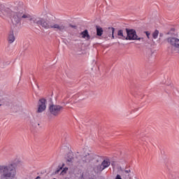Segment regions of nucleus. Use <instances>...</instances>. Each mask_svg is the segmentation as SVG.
<instances>
[{
    "label": "nucleus",
    "mask_w": 179,
    "mask_h": 179,
    "mask_svg": "<svg viewBox=\"0 0 179 179\" xmlns=\"http://www.w3.org/2000/svg\"><path fill=\"white\" fill-rule=\"evenodd\" d=\"M17 176L16 159L14 162L0 165V179H15Z\"/></svg>",
    "instance_id": "1"
},
{
    "label": "nucleus",
    "mask_w": 179,
    "mask_h": 179,
    "mask_svg": "<svg viewBox=\"0 0 179 179\" xmlns=\"http://www.w3.org/2000/svg\"><path fill=\"white\" fill-rule=\"evenodd\" d=\"M20 16L21 19H27V20H29L31 23H33L34 24H37V26H39L41 27V26H45L44 24H43L44 17H47V15H45V12H43L40 17L38 16H31L29 13H20Z\"/></svg>",
    "instance_id": "2"
},
{
    "label": "nucleus",
    "mask_w": 179,
    "mask_h": 179,
    "mask_svg": "<svg viewBox=\"0 0 179 179\" xmlns=\"http://www.w3.org/2000/svg\"><path fill=\"white\" fill-rule=\"evenodd\" d=\"M45 15L46 17H43V21L42 22V24H45L44 26L41 25V27L43 29H56L59 31H66V25L64 24H51L50 21H48V18L50 17V15L45 12Z\"/></svg>",
    "instance_id": "3"
},
{
    "label": "nucleus",
    "mask_w": 179,
    "mask_h": 179,
    "mask_svg": "<svg viewBox=\"0 0 179 179\" xmlns=\"http://www.w3.org/2000/svg\"><path fill=\"white\" fill-rule=\"evenodd\" d=\"M49 111L54 117H58L64 111V106L52 103L49 105Z\"/></svg>",
    "instance_id": "4"
},
{
    "label": "nucleus",
    "mask_w": 179,
    "mask_h": 179,
    "mask_svg": "<svg viewBox=\"0 0 179 179\" xmlns=\"http://www.w3.org/2000/svg\"><path fill=\"white\" fill-rule=\"evenodd\" d=\"M126 33L127 34V37L125 38V40H141L142 38L138 37L136 34V31L134 29H126Z\"/></svg>",
    "instance_id": "5"
},
{
    "label": "nucleus",
    "mask_w": 179,
    "mask_h": 179,
    "mask_svg": "<svg viewBox=\"0 0 179 179\" xmlns=\"http://www.w3.org/2000/svg\"><path fill=\"white\" fill-rule=\"evenodd\" d=\"M168 43L172 45V47H174L175 49H173L172 51L174 52L176 50L178 51L179 50V39L177 38H167Z\"/></svg>",
    "instance_id": "6"
},
{
    "label": "nucleus",
    "mask_w": 179,
    "mask_h": 179,
    "mask_svg": "<svg viewBox=\"0 0 179 179\" xmlns=\"http://www.w3.org/2000/svg\"><path fill=\"white\" fill-rule=\"evenodd\" d=\"M46 101H47L45 99H41L38 101L36 113H41L45 111V109L47 108V106L45 105Z\"/></svg>",
    "instance_id": "7"
},
{
    "label": "nucleus",
    "mask_w": 179,
    "mask_h": 179,
    "mask_svg": "<svg viewBox=\"0 0 179 179\" xmlns=\"http://www.w3.org/2000/svg\"><path fill=\"white\" fill-rule=\"evenodd\" d=\"M110 163L108 160H103L101 165H98L96 167L94 168V171L96 173H100L103 171L104 169H107L108 166H110Z\"/></svg>",
    "instance_id": "8"
},
{
    "label": "nucleus",
    "mask_w": 179,
    "mask_h": 179,
    "mask_svg": "<svg viewBox=\"0 0 179 179\" xmlns=\"http://www.w3.org/2000/svg\"><path fill=\"white\" fill-rule=\"evenodd\" d=\"M13 24H15V27H17V26H20V24L22 23V18L20 17V13H15L12 19Z\"/></svg>",
    "instance_id": "9"
},
{
    "label": "nucleus",
    "mask_w": 179,
    "mask_h": 179,
    "mask_svg": "<svg viewBox=\"0 0 179 179\" xmlns=\"http://www.w3.org/2000/svg\"><path fill=\"white\" fill-rule=\"evenodd\" d=\"M22 10H23V3L20 1L15 2V13H21Z\"/></svg>",
    "instance_id": "10"
},
{
    "label": "nucleus",
    "mask_w": 179,
    "mask_h": 179,
    "mask_svg": "<svg viewBox=\"0 0 179 179\" xmlns=\"http://www.w3.org/2000/svg\"><path fill=\"white\" fill-rule=\"evenodd\" d=\"M94 159V155H90L88 157H83L82 162H80V164H85V163H90V162H93Z\"/></svg>",
    "instance_id": "11"
},
{
    "label": "nucleus",
    "mask_w": 179,
    "mask_h": 179,
    "mask_svg": "<svg viewBox=\"0 0 179 179\" xmlns=\"http://www.w3.org/2000/svg\"><path fill=\"white\" fill-rule=\"evenodd\" d=\"M80 35L82 36V38H85V40H90V35H89V31L87 29H85L84 31L81 32Z\"/></svg>",
    "instance_id": "12"
},
{
    "label": "nucleus",
    "mask_w": 179,
    "mask_h": 179,
    "mask_svg": "<svg viewBox=\"0 0 179 179\" xmlns=\"http://www.w3.org/2000/svg\"><path fill=\"white\" fill-rule=\"evenodd\" d=\"M96 36H99V37H101L103 36V28L99 25L96 26Z\"/></svg>",
    "instance_id": "13"
},
{
    "label": "nucleus",
    "mask_w": 179,
    "mask_h": 179,
    "mask_svg": "<svg viewBox=\"0 0 179 179\" xmlns=\"http://www.w3.org/2000/svg\"><path fill=\"white\" fill-rule=\"evenodd\" d=\"M15 41V35L13 34V31H11L8 35V43L12 44Z\"/></svg>",
    "instance_id": "14"
},
{
    "label": "nucleus",
    "mask_w": 179,
    "mask_h": 179,
    "mask_svg": "<svg viewBox=\"0 0 179 179\" xmlns=\"http://www.w3.org/2000/svg\"><path fill=\"white\" fill-rule=\"evenodd\" d=\"M94 155V154L92 153V151H90V150L85 149V150H84V152L83 154V157H87L90 155L92 156Z\"/></svg>",
    "instance_id": "15"
},
{
    "label": "nucleus",
    "mask_w": 179,
    "mask_h": 179,
    "mask_svg": "<svg viewBox=\"0 0 179 179\" xmlns=\"http://www.w3.org/2000/svg\"><path fill=\"white\" fill-rule=\"evenodd\" d=\"M11 108L13 111H15V113H16V111H20V110H22V106H16V103H14L12 104Z\"/></svg>",
    "instance_id": "16"
},
{
    "label": "nucleus",
    "mask_w": 179,
    "mask_h": 179,
    "mask_svg": "<svg viewBox=\"0 0 179 179\" xmlns=\"http://www.w3.org/2000/svg\"><path fill=\"white\" fill-rule=\"evenodd\" d=\"M117 36H119V38H121L122 40H125V38H127V37L124 36V31H122V29L117 31Z\"/></svg>",
    "instance_id": "17"
},
{
    "label": "nucleus",
    "mask_w": 179,
    "mask_h": 179,
    "mask_svg": "<svg viewBox=\"0 0 179 179\" xmlns=\"http://www.w3.org/2000/svg\"><path fill=\"white\" fill-rule=\"evenodd\" d=\"M30 123L31 124V125H33V127L40 126V123H38L37 120H36L35 118H31L30 120Z\"/></svg>",
    "instance_id": "18"
},
{
    "label": "nucleus",
    "mask_w": 179,
    "mask_h": 179,
    "mask_svg": "<svg viewBox=\"0 0 179 179\" xmlns=\"http://www.w3.org/2000/svg\"><path fill=\"white\" fill-rule=\"evenodd\" d=\"M2 13H5L4 15H8L10 13V10H9V8H4V9L3 10Z\"/></svg>",
    "instance_id": "19"
},
{
    "label": "nucleus",
    "mask_w": 179,
    "mask_h": 179,
    "mask_svg": "<svg viewBox=\"0 0 179 179\" xmlns=\"http://www.w3.org/2000/svg\"><path fill=\"white\" fill-rule=\"evenodd\" d=\"M158 36H159V31L157 30H155L152 33V37H153V38H155V40H156V38H157Z\"/></svg>",
    "instance_id": "20"
},
{
    "label": "nucleus",
    "mask_w": 179,
    "mask_h": 179,
    "mask_svg": "<svg viewBox=\"0 0 179 179\" xmlns=\"http://www.w3.org/2000/svg\"><path fill=\"white\" fill-rule=\"evenodd\" d=\"M66 162L69 164H72V163H73V157H68L66 159Z\"/></svg>",
    "instance_id": "21"
},
{
    "label": "nucleus",
    "mask_w": 179,
    "mask_h": 179,
    "mask_svg": "<svg viewBox=\"0 0 179 179\" xmlns=\"http://www.w3.org/2000/svg\"><path fill=\"white\" fill-rule=\"evenodd\" d=\"M108 30H110V31L112 32V38H115V37H114V31H115V29H114L113 27H111V28L109 27Z\"/></svg>",
    "instance_id": "22"
},
{
    "label": "nucleus",
    "mask_w": 179,
    "mask_h": 179,
    "mask_svg": "<svg viewBox=\"0 0 179 179\" xmlns=\"http://www.w3.org/2000/svg\"><path fill=\"white\" fill-rule=\"evenodd\" d=\"M5 5L0 3V12H3V10L5 9Z\"/></svg>",
    "instance_id": "23"
},
{
    "label": "nucleus",
    "mask_w": 179,
    "mask_h": 179,
    "mask_svg": "<svg viewBox=\"0 0 179 179\" xmlns=\"http://www.w3.org/2000/svg\"><path fill=\"white\" fill-rule=\"evenodd\" d=\"M145 34H146L148 38H150L149 36H150V33L149 31H145Z\"/></svg>",
    "instance_id": "24"
},
{
    "label": "nucleus",
    "mask_w": 179,
    "mask_h": 179,
    "mask_svg": "<svg viewBox=\"0 0 179 179\" xmlns=\"http://www.w3.org/2000/svg\"><path fill=\"white\" fill-rule=\"evenodd\" d=\"M124 173H126V174H129V173H131V170H125Z\"/></svg>",
    "instance_id": "25"
},
{
    "label": "nucleus",
    "mask_w": 179,
    "mask_h": 179,
    "mask_svg": "<svg viewBox=\"0 0 179 179\" xmlns=\"http://www.w3.org/2000/svg\"><path fill=\"white\" fill-rule=\"evenodd\" d=\"M115 179H122L120 175H117Z\"/></svg>",
    "instance_id": "26"
},
{
    "label": "nucleus",
    "mask_w": 179,
    "mask_h": 179,
    "mask_svg": "<svg viewBox=\"0 0 179 179\" xmlns=\"http://www.w3.org/2000/svg\"><path fill=\"white\" fill-rule=\"evenodd\" d=\"M18 163H22V161H18Z\"/></svg>",
    "instance_id": "27"
},
{
    "label": "nucleus",
    "mask_w": 179,
    "mask_h": 179,
    "mask_svg": "<svg viewBox=\"0 0 179 179\" xmlns=\"http://www.w3.org/2000/svg\"><path fill=\"white\" fill-rule=\"evenodd\" d=\"M71 27H73V26H71Z\"/></svg>",
    "instance_id": "28"
},
{
    "label": "nucleus",
    "mask_w": 179,
    "mask_h": 179,
    "mask_svg": "<svg viewBox=\"0 0 179 179\" xmlns=\"http://www.w3.org/2000/svg\"><path fill=\"white\" fill-rule=\"evenodd\" d=\"M53 179H57V178H53Z\"/></svg>",
    "instance_id": "29"
}]
</instances>
